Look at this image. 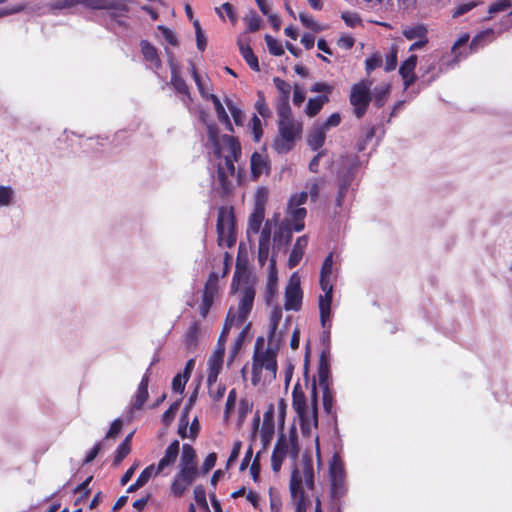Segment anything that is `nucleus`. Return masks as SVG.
Returning <instances> with one entry per match:
<instances>
[{
	"label": "nucleus",
	"mask_w": 512,
	"mask_h": 512,
	"mask_svg": "<svg viewBox=\"0 0 512 512\" xmlns=\"http://www.w3.org/2000/svg\"><path fill=\"white\" fill-rule=\"evenodd\" d=\"M218 245L232 247L236 242L235 219L231 208L220 207L217 218Z\"/></svg>",
	"instance_id": "nucleus-7"
},
{
	"label": "nucleus",
	"mask_w": 512,
	"mask_h": 512,
	"mask_svg": "<svg viewBox=\"0 0 512 512\" xmlns=\"http://www.w3.org/2000/svg\"><path fill=\"white\" fill-rule=\"evenodd\" d=\"M179 405H180V403L178 401H176L173 404H171L170 407L163 413L162 421L166 425H169L173 421L175 414L179 409Z\"/></svg>",
	"instance_id": "nucleus-48"
},
{
	"label": "nucleus",
	"mask_w": 512,
	"mask_h": 512,
	"mask_svg": "<svg viewBox=\"0 0 512 512\" xmlns=\"http://www.w3.org/2000/svg\"><path fill=\"white\" fill-rule=\"evenodd\" d=\"M206 97H209L212 100L217 113L218 120L222 123H225L227 128L230 131H232L233 129L228 114L226 113L225 108L220 102L219 98L214 94L207 95Z\"/></svg>",
	"instance_id": "nucleus-30"
},
{
	"label": "nucleus",
	"mask_w": 512,
	"mask_h": 512,
	"mask_svg": "<svg viewBox=\"0 0 512 512\" xmlns=\"http://www.w3.org/2000/svg\"><path fill=\"white\" fill-rule=\"evenodd\" d=\"M310 90L316 93L325 92L326 94H329L332 92L333 86L324 82H316L312 85Z\"/></svg>",
	"instance_id": "nucleus-64"
},
{
	"label": "nucleus",
	"mask_w": 512,
	"mask_h": 512,
	"mask_svg": "<svg viewBox=\"0 0 512 512\" xmlns=\"http://www.w3.org/2000/svg\"><path fill=\"white\" fill-rule=\"evenodd\" d=\"M278 132L274 148L278 153H287L293 148L296 139L301 136L302 122L296 119L279 121Z\"/></svg>",
	"instance_id": "nucleus-6"
},
{
	"label": "nucleus",
	"mask_w": 512,
	"mask_h": 512,
	"mask_svg": "<svg viewBox=\"0 0 512 512\" xmlns=\"http://www.w3.org/2000/svg\"><path fill=\"white\" fill-rule=\"evenodd\" d=\"M121 429H122V422H121L120 419H116L112 423V425H111L109 431L107 432L105 438L106 439H114V438H116L120 434Z\"/></svg>",
	"instance_id": "nucleus-56"
},
{
	"label": "nucleus",
	"mask_w": 512,
	"mask_h": 512,
	"mask_svg": "<svg viewBox=\"0 0 512 512\" xmlns=\"http://www.w3.org/2000/svg\"><path fill=\"white\" fill-rule=\"evenodd\" d=\"M370 81H361L352 86L350 103L354 107V114L357 118L363 117L372 99Z\"/></svg>",
	"instance_id": "nucleus-9"
},
{
	"label": "nucleus",
	"mask_w": 512,
	"mask_h": 512,
	"mask_svg": "<svg viewBox=\"0 0 512 512\" xmlns=\"http://www.w3.org/2000/svg\"><path fill=\"white\" fill-rule=\"evenodd\" d=\"M156 471L157 468L154 464L149 465L141 472V474L137 478L138 483H141L144 486L152 476L158 475L156 474Z\"/></svg>",
	"instance_id": "nucleus-43"
},
{
	"label": "nucleus",
	"mask_w": 512,
	"mask_h": 512,
	"mask_svg": "<svg viewBox=\"0 0 512 512\" xmlns=\"http://www.w3.org/2000/svg\"><path fill=\"white\" fill-rule=\"evenodd\" d=\"M199 324L194 322L187 330L184 336V345L188 352H192L196 349L199 341Z\"/></svg>",
	"instance_id": "nucleus-23"
},
{
	"label": "nucleus",
	"mask_w": 512,
	"mask_h": 512,
	"mask_svg": "<svg viewBox=\"0 0 512 512\" xmlns=\"http://www.w3.org/2000/svg\"><path fill=\"white\" fill-rule=\"evenodd\" d=\"M263 219H264V212L261 211V208L259 210L254 209V212L250 215L249 221H248V228H247L248 238H250L252 234H257L260 231Z\"/></svg>",
	"instance_id": "nucleus-28"
},
{
	"label": "nucleus",
	"mask_w": 512,
	"mask_h": 512,
	"mask_svg": "<svg viewBox=\"0 0 512 512\" xmlns=\"http://www.w3.org/2000/svg\"><path fill=\"white\" fill-rule=\"evenodd\" d=\"M187 409H185V412L182 414L181 416V419H180V424H179V428H178V434L182 437V438H186V437H189V435L187 434V431H188V417H187Z\"/></svg>",
	"instance_id": "nucleus-59"
},
{
	"label": "nucleus",
	"mask_w": 512,
	"mask_h": 512,
	"mask_svg": "<svg viewBox=\"0 0 512 512\" xmlns=\"http://www.w3.org/2000/svg\"><path fill=\"white\" fill-rule=\"evenodd\" d=\"M426 28L422 25H416L414 27H407L403 30V35L408 40L422 39L426 37Z\"/></svg>",
	"instance_id": "nucleus-32"
},
{
	"label": "nucleus",
	"mask_w": 512,
	"mask_h": 512,
	"mask_svg": "<svg viewBox=\"0 0 512 512\" xmlns=\"http://www.w3.org/2000/svg\"><path fill=\"white\" fill-rule=\"evenodd\" d=\"M416 64H417V56L411 55L400 66L399 74L401 75V77L404 81L405 88H408L416 80V75L414 73Z\"/></svg>",
	"instance_id": "nucleus-18"
},
{
	"label": "nucleus",
	"mask_w": 512,
	"mask_h": 512,
	"mask_svg": "<svg viewBox=\"0 0 512 512\" xmlns=\"http://www.w3.org/2000/svg\"><path fill=\"white\" fill-rule=\"evenodd\" d=\"M207 384H208V388H209V394L215 401H219L220 399L223 398L225 391H226V388L224 385L218 384L217 381L212 384H210V383H207Z\"/></svg>",
	"instance_id": "nucleus-40"
},
{
	"label": "nucleus",
	"mask_w": 512,
	"mask_h": 512,
	"mask_svg": "<svg viewBox=\"0 0 512 512\" xmlns=\"http://www.w3.org/2000/svg\"><path fill=\"white\" fill-rule=\"evenodd\" d=\"M198 472L178 469L171 483V493L175 497H181L190 485L196 480Z\"/></svg>",
	"instance_id": "nucleus-12"
},
{
	"label": "nucleus",
	"mask_w": 512,
	"mask_h": 512,
	"mask_svg": "<svg viewBox=\"0 0 512 512\" xmlns=\"http://www.w3.org/2000/svg\"><path fill=\"white\" fill-rule=\"evenodd\" d=\"M288 448V441L284 436L278 440L274 451L272 453L271 462L273 471H279L284 457L287 455L286 449Z\"/></svg>",
	"instance_id": "nucleus-19"
},
{
	"label": "nucleus",
	"mask_w": 512,
	"mask_h": 512,
	"mask_svg": "<svg viewBox=\"0 0 512 512\" xmlns=\"http://www.w3.org/2000/svg\"><path fill=\"white\" fill-rule=\"evenodd\" d=\"M188 379L184 378L183 374H177L172 380V389L175 392L182 393Z\"/></svg>",
	"instance_id": "nucleus-51"
},
{
	"label": "nucleus",
	"mask_w": 512,
	"mask_h": 512,
	"mask_svg": "<svg viewBox=\"0 0 512 512\" xmlns=\"http://www.w3.org/2000/svg\"><path fill=\"white\" fill-rule=\"evenodd\" d=\"M140 46L143 57L150 63V67L153 69L160 68L161 60L158 56L157 49L145 40L141 41Z\"/></svg>",
	"instance_id": "nucleus-20"
},
{
	"label": "nucleus",
	"mask_w": 512,
	"mask_h": 512,
	"mask_svg": "<svg viewBox=\"0 0 512 512\" xmlns=\"http://www.w3.org/2000/svg\"><path fill=\"white\" fill-rule=\"evenodd\" d=\"M251 124H252V133H253V136H254V140L256 142H258L260 140V138H261V135H262L261 121H260V119L256 115H254L252 117Z\"/></svg>",
	"instance_id": "nucleus-58"
},
{
	"label": "nucleus",
	"mask_w": 512,
	"mask_h": 512,
	"mask_svg": "<svg viewBox=\"0 0 512 512\" xmlns=\"http://www.w3.org/2000/svg\"><path fill=\"white\" fill-rule=\"evenodd\" d=\"M255 107L262 117L266 118L271 115V111L265 102L262 92H258V100L256 101Z\"/></svg>",
	"instance_id": "nucleus-42"
},
{
	"label": "nucleus",
	"mask_w": 512,
	"mask_h": 512,
	"mask_svg": "<svg viewBox=\"0 0 512 512\" xmlns=\"http://www.w3.org/2000/svg\"><path fill=\"white\" fill-rule=\"evenodd\" d=\"M292 406L300 418L303 433L310 434L312 429L316 428L318 424L316 385L313 384L311 403L308 404L300 384L297 383L292 391Z\"/></svg>",
	"instance_id": "nucleus-4"
},
{
	"label": "nucleus",
	"mask_w": 512,
	"mask_h": 512,
	"mask_svg": "<svg viewBox=\"0 0 512 512\" xmlns=\"http://www.w3.org/2000/svg\"><path fill=\"white\" fill-rule=\"evenodd\" d=\"M180 443L178 440H174L166 448L163 457L159 460L156 468V474H161L167 467L172 466L177 457L179 456Z\"/></svg>",
	"instance_id": "nucleus-15"
},
{
	"label": "nucleus",
	"mask_w": 512,
	"mask_h": 512,
	"mask_svg": "<svg viewBox=\"0 0 512 512\" xmlns=\"http://www.w3.org/2000/svg\"><path fill=\"white\" fill-rule=\"evenodd\" d=\"M225 354V347L215 346L213 353L208 360L209 373L207 383H214L217 381L218 375L221 372Z\"/></svg>",
	"instance_id": "nucleus-13"
},
{
	"label": "nucleus",
	"mask_w": 512,
	"mask_h": 512,
	"mask_svg": "<svg viewBox=\"0 0 512 512\" xmlns=\"http://www.w3.org/2000/svg\"><path fill=\"white\" fill-rule=\"evenodd\" d=\"M397 65V49L396 47H392L390 55L386 58L385 70L392 71L396 68Z\"/></svg>",
	"instance_id": "nucleus-54"
},
{
	"label": "nucleus",
	"mask_w": 512,
	"mask_h": 512,
	"mask_svg": "<svg viewBox=\"0 0 512 512\" xmlns=\"http://www.w3.org/2000/svg\"><path fill=\"white\" fill-rule=\"evenodd\" d=\"M327 102H329L328 95H321L315 98H310L305 108L306 115L309 117H315Z\"/></svg>",
	"instance_id": "nucleus-26"
},
{
	"label": "nucleus",
	"mask_w": 512,
	"mask_h": 512,
	"mask_svg": "<svg viewBox=\"0 0 512 512\" xmlns=\"http://www.w3.org/2000/svg\"><path fill=\"white\" fill-rule=\"evenodd\" d=\"M299 19L302 22V24L304 26H306L307 28H310V29H312L314 31H320L321 30L319 24L316 21H314L311 17L306 15L305 13H300L299 14Z\"/></svg>",
	"instance_id": "nucleus-53"
},
{
	"label": "nucleus",
	"mask_w": 512,
	"mask_h": 512,
	"mask_svg": "<svg viewBox=\"0 0 512 512\" xmlns=\"http://www.w3.org/2000/svg\"><path fill=\"white\" fill-rule=\"evenodd\" d=\"M314 488L313 462L310 457H303L296 464L290 480V492L295 503V512H306L305 492Z\"/></svg>",
	"instance_id": "nucleus-2"
},
{
	"label": "nucleus",
	"mask_w": 512,
	"mask_h": 512,
	"mask_svg": "<svg viewBox=\"0 0 512 512\" xmlns=\"http://www.w3.org/2000/svg\"><path fill=\"white\" fill-rule=\"evenodd\" d=\"M265 41L268 47V50L271 54L275 56H281L284 54V49L282 47V44L278 42L276 39H274L270 35L265 36Z\"/></svg>",
	"instance_id": "nucleus-36"
},
{
	"label": "nucleus",
	"mask_w": 512,
	"mask_h": 512,
	"mask_svg": "<svg viewBox=\"0 0 512 512\" xmlns=\"http://www.w3.org/2000/svg\"><path fill=\"white\" fill-rule=\"evenodd\" d=\"M193 493H194L195 501L201 507H203L205 509H208V504H207V500H206V493H205V490H204L203 486H201V485L195 486Z\"/></svg>",
	"instance_id": "nucleus-47"
},
{
	"label": "nucleus",
	"mask_w": 512,
	"mask_h": 512,
	"mask_svg": "<svg viewBox=\"0 0 512 512\" xmlns=\"http://www.w3.org/2000/svg\"><path fill=\"white\" fill-rule=\"evenodd\" d=\"M237 43L242 57L245 59L250 68L254 71H259L260 67L258 63V58L254 55L251 47L248 44H245L242 38H239Z\"/></svg>",
	"instance_id": "nucleus-24"
},
{
	"label": "nucleus",
	"mask_w": 512,
	"mask_h": 512,
	"mask_svg": "<svg viewBox=\"0 0 512 512\" xmlns=\"http://www.w3.org/2000/svg\"><path fill=\"white\" fill-rule=\"evenodd\" d=\"M209 139L215 147V154L223 159L217 164V179L221 185L223 192L228 193L232 189L231 179L235 175L234 162L238 160L241 154V147L238 141L229 135H223L218 141L216 131L212 126L208 127Z\"/></svg>",
	"instance_id": "nucleus-1"
},
{
	"label": "nucleus",
	"mask_w": 512,
	"mask_h": 512,
	"mask_svg": "<svg viewBox=\"0 0 512 512\" xmlns=\"http://www.w3.org/2000/svg\"><path fill=\"white\" fill-rule=\"evenodd\" d=\"M477 6V3L472 1V2H469V3H465V4H461L459 5L453 12L452 16L455 18V17H459L467 12H469L470 10H472L474 7Z\"/></svg>",
	"instance_id": "nucleus-57"
},
{
	"label": "nucleus",
	"mask_w": 512,
	"mask_h": 512,
	"mask_svg": "<svg viewBox=\"0 0 512 512\" xmlns=\"http://www.w3.org/2000/svg\"><path fill=\"white\" fill-rule=\"evenodd\" d=\"M225 102H226L228 110L230 111V113H231V115L233 117V120H234L235 124L236 125H242L243 124V120H244V114H243L242 110L239 109L233 103L232 100L227 99Z\"/></svg>",
	"instance_id": "nucleus-39"
},
{
	"label": "nucleus",
	"mask_w": 512,
	"mask_h": 512,
	"mask_svg": "<svg viewBox=\"0 0 512 512\" xmlns=\"http://www.w3.org/2000/svg\"><path fill=\"white\" fill-rule=\"evenodd\" d=\"M341 122V116L339 113H333L329 116V118L321 124L322 127L325 128V130H329L332 127H337Z\"/></svg>",
	"instance_id": "nucleus-60"
},
{
	"label": "nucleus",
	"mask_w": 512,
	"mask_h": 512,
	"mask_svg": "<svg viewBox=\"0 0 512 512\" xmlns=\"http://www.w3.org/2000/svg\"><path fill=\"white\" fill-rule=\"evenodd\" d=\"M277 113L279 121H287L294 119L291 113L289 100H278Z\"/></svg>",
	"instance_id": "nucleus-33"
},
{
	"label": "nucleus",
	"mask_w": 512,
	"mask_h": 512,
	"mask_svg": "<svg viewBox=\"0 0 512 512\" xmlns=\"http://www.w3.org/2000/svg\"><path fill=\"white\" fill-rule=\"evenodd\" d=\"M260 432L262 441L264 444H267L274 433V424L272 420V414L270 412L264 414L263 424Z\"/></svg>",
	"instance_id": "nucleus-31"
},
{
	"label": "nucleus",
	"mask_w": 512,
	"mask_h": 512,
	"mask_svg": "<svg viewBox=\"0 0 512 512\" xmlns=\"http://www.w3.org/2000/svg\"><path fill=\"white\" fill-rule=\"evenodd\" d=\"M250 164L251 171L254 177H259L268 168L266 157L263 154L257 152H254L252 154Z\"/></svg>",
	"instance_id": "nucleus-27"
},
{
	"label": "nucleus",
	"mask_w": 512,
	"mask_h": 512,
	"mask_svg": "<svg viewBox=\"0 0 512 512\" xmlns=\"http://www.w3.org/2000/svg\"><path fill=\"white\" fill-rule=\"evenodd\" d=\"M14 190L10 186H0V206H9L13 203Z\"/></svg>",
	"instance_id": "nucleus-35"
},
{
	"label": "nucleus",
	"mask_w": 512,
	"mask_h": 512,
	"mask_svg": "<svg viewBox=\"0 0 512 512\" xmlns=\"http://www.w3.org/2000/svg\"><path fill=\"white\" fill-rule=\"evenodd\" d=\"M330 476L333 486V490L337 493V490L341 488L343 482V470L336 460L330 465Z\"/></svg>",
	"instance_id": "nucleus-29"
},
{
	"label": "nucleus",
	"mask_w": 512,
	"mask_h": 512,
	"mask_svg": "<svg viewBox=\"0 0 512 512\" xmlns=\"http://www.w3.org/2000/svg\"><path fill=\"white\" fill-rule=\"evenodd\" d=\"M366 71L367 73H371L375 68L381 66L382 58L378 54H374L370 58L366 59Z\"/></svg>",
	"instance_id": "nucleus-52"
},
{
	"label": "nucleus",
	"mask_w": 512,
	"mask_h": 512,
	"mask_svg": "<svg viewBox=\"0 0 512 512\" xmlns=\"http://www.w3.org/2000/svg\"><path fill=\"white\" fill-rule=\"evenodd\" d=\"M306 95L305 90L299 84L294 85L293 103L296 106H300L305 101Z\"/></svg>",
	"instance_id": "nucleus-50"
},
{
	"label": "nucleus",
	"mask_w": 512,
	"mask_h": 512,
	"mask_svg": "<svg viewBox=\"0 0 512 512\" xmlns=\"http://www.w3.org/2000/svg\"><path fill=\"white\" fill-rule=\"evenodd\" d=\"M213 295L212 292H204L202 303L199 311L202 317H206L212 305Z\"/></svg>",
	"instance_id": "nucleus-45"
},
{
	"label": "nucleus",
	"mask_w": 512,
	"mask_h": 512,
	"mask_svg": "<svg viewBox=\"0 0 512 512\" xmlns=\"http://www.w3.org/2000/svg\"><path fill=\"white\" fill-rule=\"evenodd\" d=\"M263 338H258L255 344L252 366V384L257 386L271 384L277 373L276 353L271 349H263Z\"/></svg>",
	"instance_id": "nucleus-3"
},
{
	"label": "nucleus",
	"mask_w": 512,
	"mask_h": 512,
	"mask_svg": "<svg viewBox=\"0 0 512 512\" xmlns=\"http://www.w3.org/2000/svg\"><path fill=\"white\" fill-rule=\"evenodd\" d=\"M74 2L90 9L106 10L114 19L125 16L129 11L128 0H74Z\"/></svg>",
	"instance_id": "nucleus-10"
},
{
	"label": "nucleus",
	"mask_w": 512,
	"mask_h": 512,
	"mask_svg": "<svg viewBox=\"0 0 512 512\" xmlns=\"http://www.w3.org/2000/svg\"><path fill=\"white\" fill-rule=\"evenodd\" d=\"M254 297L255 291L252 288H245L242 291L237 309L230 308L228 311L224 328L230 330L232 326H241L246 321L252 310Z\"/></svg>",
	"instance_id": "nucleus-8"
},
{
	"label": "nucleus",
	"mask_w": 512,
	"mask_h": 512,
	"mask_svg": "<svg viewBox=\"0 0 512 512\" xmlns=\"http://www.w3.org/2000/svg\"><path fill=\"white\" fill-rule=\"evenodd\" d=\"M306 217V209L299 206L292 207L288 205L287 222L291 229L299 232L304 229V218Z\"/></svg>",
	"instance_id": "nucleus-16"
},
{
	"label": "nucleus",
	"mask_w": 512,
	"mask_h": 512,
	"mask_svg": "<svg viewBox=\"0 0 512 512\" xmlns=\"http://www.w3.org/2000/svg\"><path fill=\"white\" fill-rule=\"evenodd\" d=\"M268 191L265 188H259L256 192L255 197V210H259L264 212V205L267 199Z\"/></svg>",
	"instance_id": "nucleus-49"
},
{
	"label": "nucleus",
	"mask_w": 512,
	"mask_h": 512,
	"mask_svg": "<svg viewBox=\"0 0 512 512\" xmlns=\"http://www.w3.org/2000/svg\"><path fill=\"white\" fill-rule=\"evenodd\" d=\"M178 469L198 472L196 451L190 444H183Z\"/></svg>",
	"instance_id": "nucleus-14"
},
{
	"label": "nucleus",
	"mask_w": 512,
	"mask_h": 512,
	"mask_svg": "<svg viewBox=\"0 0 512 512\" xmlns=\"http://www.w3.org/2000/svg\"><path fill=\"white\" fill-rule=\"evenodd\" d=\"M244 21L247 23L248 31L255 32L259 30L261 24V18L257 15L255 11H250L244 18Z\"/></svg>",
	"instance_id": "nucleus-38"
},
{
	"label": "nucleus",
	"mask_w": 512,
	"mask_h": 512,
	"mask_svg": "<svg viewBox=\"0 0 512 512\" xmlns=\"http://www.w3.org/2000/svg\"><path fill=\"white\" fill-rule=\"evenodd\" d=\"M389 92V86L377 87L374 89L373 98L377 107H382Z\"/></svg>",
	"instance_id": "nucleus-41"
},
{
	"label": "nucleus",
	"mask_w": 512,
	"mask_h": 512,
	"mask_svg": "<svg viewBox=\"0 0 512 512\" xmlns=\"http://www.w3.org/2000/svg\"><path fill=\"white\" fill-rule=\"evenodd\" d=\"M171 68V85L174 87L177 93L183 96V102L187 103V100H191L189 88L183 78L180 77L177 66L170 61Z\"/></svg>",
	"instance_id": "nucleus-17"
},
{
	"label": "nucleus",
	"mask_w": 512,
	"mask_h": 512,
	"mask_svg": "<svg viewBox=\"0 0 512 512\" xmlns=\"http://www.w3.org/2000/svg\"><path fill=\"white\" fill-rule=\"evenodd\" d=\"M308 244V239L306 236H301L296 240V243L290 253L288 264L290 268L298 265L300 260L303 257L304 250Z\"/></svg>",
	"instance_id": "nucleus-21"
},
{
	"label": "nucleus",
	"mask_w": 512,
	"mask_h": 512,
	"mask_svg": "<svg viewBox=\"0 0 512 512\" xmlns=\"http://www.w3.org/2000/svg\"><path fill=\"white\" fill-rule=\"evenodd\" d=\"M332 265L333 256L332 253H330L324 260L320 273V286L325 293L319 296L320 321L323 327H325L327 321H329L331 313L333 286L330 283V275L332 273Z\"/></svg>",
	"instance_id": "nucleus-5"
},
{
	"label": "nucleus",
	"mask_w": 512,
	"mask_h": 512,
	"mask_svg": "<svg viewBox=\"0 0 512 512\" xmlns=\"http://www.w3.org/2000/svg\"><path fill=\"white\" fill-rule=\"evenodd\" d=\"M131 447L127 444H120L116 450L113 464L118 466L122 460L130 453Z\"/></svg>",
	"instance_id": "nucleus-46"
},
{
	"label": "nucleus",
	"mask_w": 512,
	"mask_h": 512,
	"mask_svg": "<svg viewBox=\"0 0 512 512\" xmlns=\"http://www.w3.org/2000/svg\"><path fill=\"white\" fill-rule=\"evenodd\" d=\"M286 453L293 459H296L298 457L299 448L297 445V441L293 436H291L288 442V448L286 449Z\"/></svg>",
	"instance_id": "nucleus-62"
},
{
	"label": "nucleus",
	"mask_w": 512,
	"mask_h": 512,
	"mask_svg": "<svg viewBox=\"0 0 512 512\" xmlns=\"http://www.w3.org/2000/svg\"><path fill=\"white\" fill-rule=\"evenodd\" d=\"M271 224L266 222L260 232L258 245L270 246L271 244Z\"/></svg>",
	"instance_id": "nucleus-44"
},
{
	"label": "nucleus",
	"mask_w": 512,
	"mask_h": 512,
	"mask_svg": "<svg viewBox=\"0 0 512 512\" xmlns=\"http://www.w3.org/2000/svg\"><path fill=\"white\" fill-rule=\"evenodd\" d=\"M273 83L280 93L279 100H289L291 92L290 84L279 77H275L273 79Z\"/></svg>",
	"instance_id": "nucleus-34"
},
{
	"label": "nucleus",
	"mask_w": 512,
	"mask_h": 512,
	"mask_svg": "<svg viewBox=\"0 0 512 512\" xmlns=\"http://www.w3.org/2000/svg\"><path fill=\"white\" fill-rule=\"evenodd\" d=\"M326 130L321 125H315L308 134V145L313 149H319L325 141Z\"/></svg>",
	"instance_id": "nucleus-22"
},
{
	"label": "nucleus",
	"mask_w": 512,
	"mask_h": 512,
	"mask_svg": "<svg viewBox=\"0 0 512 512\" xmlns=\"http://www.w3.org/2000/svg\"><path fill=\"white\" fill-rule=\"evenodd\" d=\"M302 303V291L300 289V278L293 274L285 290V308L287 310H299Z\"/></svg>",
	"instance_id": "nucleus-11"
},
{
	"label": "nucleus",
	"mask_w": 512,
	"mask_h": 512,
	"mask_svg": "<svg viewBox=\"0 0 512 512\" xmlns=\"http://www.w3.org/2000/svg\"><path fill=\"white\" fill-rule=\"evenodd\" d=\"M217 460V455L215 453H210L204 460L202 464V471L204 474L208 473L214 466Z\"/></svg>",
	"instance_id": "nucleus-61"
},
{
	"label": "nucleus",
	"mask_w": 512,
	"mask_h": 512,
	"mask_svg": "<svg viewBox=\"0 0 512 512\" xmlns=\"http://www.w3.org/2000/svg\"><path fill=\"white\" fill-rule=\"evenodd\" d=\"M149 370L143 376L136 393L134 408L141 409L148 398Z\"/></svg>",
	"instance_id": "nucleus-25"
},
{
	"label": "nucleus",
	"mask_w": 512,
	"mask_h": 512,
	"mask_svg": "<svg viewBox=\"0 0 512 512\" xmlns=\"http://www.w3.org/2000/svg\"><path fill=\"white\" fill-rule=\"evenodd\" d=\"M158 29L162 32V35L167 42H169L173 46L177 45L176 36L170 29L164 26H158Z\"/></svg>",
	"instance_id": "nucleus-63"
},
{
	"label": "nucleus",
	"mask_w": 512,
	"mask_h": 512,
	"mask_svg": "<svg viewBox=\"0 0 512 512\" xmlns=\"http://www.w3.org/2000/svg\"><path fill=\"white\" fill-rule=\"evenodd\" d=\"M219 276L217 273L212 272L209 275V278L205 285V291L204 292H212V295L214 296V293L217 289V283H218Z\"/></svg>",
	"instance_id": "nucleus-55"
},
{
	"label": "nucleus",
	"mask_w": 512,
	"mask_h": 512,
	"mask_svg": "<svg viewBox=\"0 0 512 512\" xmlns=\"http://www.w3.org/2000/svg\"><path fill=\"white\" fill-rule=\"evenodd\" d=\"M282 318V310L274 308L270 316V340L276 337V330Z\"/></svg>",
	"instance_id": "nucleus-37"
}]
</instances>
